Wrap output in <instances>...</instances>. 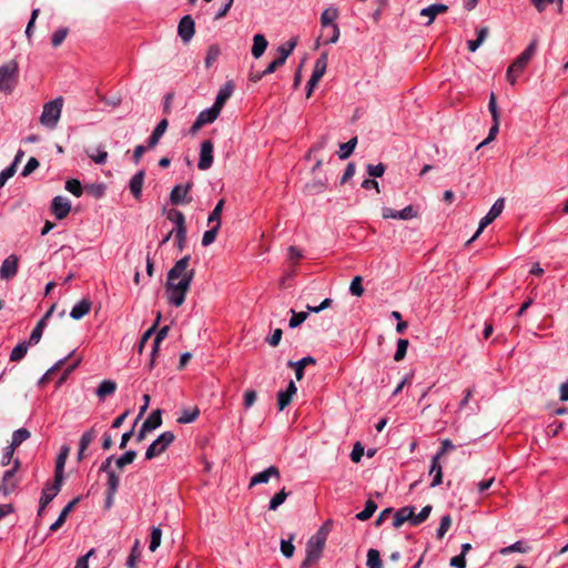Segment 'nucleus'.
<instances>
[{
    "label": "nucleus",
    "instance_id": "79ce46f5",
    "mask_svg": "<svg viewBox=\"0 0 568 568\" xmlns=\"http://www.w3.org/2000/svg\"><path fill=\"white\" fill-rule=\"evenodd\" d=\"M366 565L368 568H383V561L381 559L379 551L371 548L367 551V561Z\"/></svg>",
    "mask_w": 568,
    "mask_h": 568
},
{
    "label": "nucleus",
    "instance_id": "6e6552de",
    "mask_svg": "<svg viewBox=\"0 0 568 568\" xmlns=\"http://www.w3.org/2000/svg\"><path fill=\"white\" fill-rule=\"evenodd\" d=\"M327 68V54L323 53L316 61L312 72L310 80L307 81V92L306 97H311L314 88L317 85L318 81L325 74Z\"/></svg>",
    "mask_w": 568,
    "mask_h": 568
},
{
    "label": "nucleus",
    "instance_id": "e2e57ef3",
    "mask_svg": "<svg viewBox=\"0 0 568 568\" xmlns=\"http://www.w3.org/2000/svg\"><path fill=\"white\" fill-rule=\"evenodd\" d=\"M292 539L293 537H291L288 540H281V552L286 558H291L294 555L295 547L292 544Z\"/></svg>",
    "mask_w": 568,
    "mask_h": 568
},
{
    "label": "nucleus",
    "instance_id": "c85d7f7f",
    "mask_svg": "<svg viewBox=\"0 0 568 568\" xmlns=\"http://www.w3.org/2000/svg\"><path fill=\"white\" fill-rule=\"evenodd\" d=\"M221 110L217 109L214 104L211 108H207L205 110H202L196 119L202 122L203 125L213 123L217 116L220 115Z\"/></svg>",
    "mask_w": 568,
    "mask_h": 568
},
{
    "label": "nucleus",
    "instance_id": "a878e982",
    "mask_svg": "<svg viewBox=\"0 0 568 568\" xmlns=\"http://www.w3.org/2000/svg\"><path fill=\"white\" fill-rule=\"evenodd\" d=\"M91 310V302L88 298H82L71 310V318L79 321L84 317Z\"/></svg>",
    "mask_w": 568,
    "mask_h": 568
},
{
    "label": "nucleus",
    "instance_id": "39448f33",
    "mask_svg": "<svg viewBox=\"0 0 568 568\" xmlns=\"http://www.w3.org/2000/svg\"><path fill=\"white\" fill-rule=\"evenodd\" d=\"M174 439H175V436L172 432L162 433L146 448L145 459L151 460V459L160 456L174 442Z\"/></svg>",
    "mask_w": 568,
    "mask_h": 568
},
{
    "label": "nucleus",
    "instance_id": "a211bd4d",
    "mask_svg": "<svg viewBox=\"0 0 568 568\" xmlns=\"http://www.w3.org/2000/svg\"><path fill=\"white\" fill-rule=\"evenodd\" d=\"M448 10V6L443 3H434L419 11L422 17H427L428 20L425 26H430L438 14L445 13Z\"/></svg>",
    "mask_w": 568,
    "mask_h": 568
},
{
    "label": "nucleus",
    "instance_id": "13d9d810",
    "mask_svg": "<svg viewBox=\"0 0 568 568\" xmlns=\"http://www.w3.org/2000/svg\"><path fill=\"white\" fill-rule=\"evenodd\" d=\"M362 282H363V278L362 276L357 275V276H354L352 282H351V285H349V292L352 295L354 296H362L363 293H364V287L362 285Z\"/></svg>",
    "mask_w": 568,
    "mask_h": 568
},
{
    "label": "nucleus",
    "instance_id": "473e14b6",
    "mask_svg": "<svg viewBox=\"0 0 568 568\" xmlns=\"http://www.w3.org/2000/svg\"><path fill=\"white\" fill-rule=\"evenodd\" d=\"M339 28L337 24L328 26L326 31L322 30V38L324 39L325 44L336 43L339 39Z\"/></svg>",
    "mask_w": 568,
    "mask_h": 568
},
{
    "label": "nucleus",
    "instance_id": "f8f14e48",
    "mask_svg": "<svg viewBox=\"0 0 568 568\" xmlns=\"http://www.w3.org/2000/svg\"><path fill=\"white\" fill-rule=\"evenodd\" d=\"M192 186V182H187L186 184H176L170 193V202L173 205L190 203L191 199H187L186 196Z\"/></svg>",
    "mask_w": 568,
    "mask_h": 568
},
{
    "label": "nucleus",
    "instance_id": "4d7b16f0",
    "mask_svg": "<svg viewBox=\"0 0 568 568\" xmlns=\"http://www.w3.org/2000/svg\"><path fill=\"white\" fill-rule=\"evenodd\" d=\"M68 32V28H60L57 31H54L51 38L52 47L58 48L59 45H61L65 40Z\"/></svg>",
    "mask_w": 568,
    "mask_h": 568
},
{
    "label": "nucleus",
    "instance_id": "7c9ffc66",
    "mask_svg": "<svg viewBox=\"0 0 568 568\" xmlns=\"http://www.w3.org/2000/svg\"><path fill=\"white\" fill-rule=\"evenodd\" d=\"M116 389V383L111 379H104L100 383L97 388V395L100 400H104V398L109 395H112Z\"/></svg>",
    "mask_w": 568,
    "mask_h": 568
},
{
    "label": "nucleus",
    "instance_id": "5fc2aeb1",
    "mask_svg": "<svg viewBox=\"0 0 568 568\" xmlns=\"http://www.w3.org/2000/svg\"><path fill=\"white\" fill-rule=\"evenodd\" d=\"M407 348H408V341L404 339V338H399L397 341L396 351L394 354V361L400 362L402 359H404L406 356V353H407Z\"/></svg>",
    "mask_w": 568,
    "mask_h": 568
},
{
    "label": "nucleus",
    "instance_id": "cd10ccee",
    "mask_svg": "<svg viewBox=\"0 0 568 568\" xmlns=\"http://www.w3.org/2000/svg\"><path fill=\"white\" fill-rule=\"evenodd\" d=\"M69 447L68 446H63L57 457V460H55V469H54V477L59 480V479H64V465H65V460H67V457L69 455Z\"/></svg>",
    "mask_w": 568,
    "mask_h": 568
},
{
    "label": "nucleus",
    "instance_id": "680f3d73",
    "mask_svg": "<svg viewBox=\"0 0 568 568\" xmlns=\"http://www.w3.org/2000/svg\"><path fill=\"white\" fill-rule=\"evenodd\" d=\"M174 239L178 248L182 251L186 241V227H179V230H174Z\"/></svg>",
    "mask_w": 568,
    "mask_h": 568
},
{
    "label": "nucleus",
    "instance_id": "72a5a7b5",
    "mask_svg": "<svg viewBox=\"0 0 568 568\" xmlns=\"http://www.w3.org/2000/svg\"><path fill=\"white\" fill-rule=\"evenodd\" d=\"M106 476H108V480H106L108 499H112L114 497L115 493L119 489L120 478L114 473V470L109 473V474H106Z\"/></svg>",
    "mask_w": 568,
    "mask_h": 568
},
{
    "label": "nucleus",
    "instance_id": "0e129e2a",
    "mask_svg": "<svg viewBox=\"0 0 568 568\" xmlns=\"http://www.w3.org/2000/svg\"><path fill=\"white\" fill-rule=\"evenodd\" d=\"M385 172V165L383 163L368 164L367 173L372 178H381Z\"/></svg>",
    "mask_w": 568,
    "mask_h": 568
},
{
    "label": "nucleus",
    "instance_id": "c9c22d12",
    "mask_svg": "<svg viewBox=\"0 0 568 568\" xmlns=\"http://www.w3.org/2000/svg\"><path fill=\"white\" fill-rule=\"evenodd\" d=\"M29 345L30 343L29 342H26V341H22L20 342L10 353V361L11 362H19L21 361L27 352H28V348H29Z\"/></svg>",
    "mask_w": 568,
    "mask_h": 568
},
{
    "label": "nucleus",
    "instance_id": "2f4dec72",
    "mask_svg": "<svg viewBox=\"0 0 568 568\" xmlns=\"http://www.w3.org/2000/svg\"><path fill=\"white\" fill-rule=\"evenodd\" d=\"M225 201L221 199L216 205L214 206L213 211L210 213L207 217L209 225L221 227V215L223 212Z\"/></svg>",
    "mask_w": 568,
    "mask_h": 568
},
{
    "label": "nucleus",
    "instance_id": "8fccbe9b",
    "mask_svg": "<svg viewBox=\"0 0 568 568\" xmlns=\"http://www.w3.org/2000/svg\"><path fill=\"white\" fill-rule=\"evenodd\" d=\"M168 219L175 225V230H179V227H186L185 226V216L181 211H178V210L169 211Z\"/></svg>",
    "mask_w": 568,
    "mask_h": 568
},
{
    "label": "nucleus",
    "instance_id": "dca6fc26",
    "mask_svg": "<svg viewBox=\"0 0 568 568\" xmlns=\"http://www.w3.org/2000/svg\"><path fill=\"white\" fill-rule=\"evenodd\" d=\"M18 263L19 258L14 254L4 258L0 266V278L7 281L13 278L18 273Z\"/></svg>",
    "mask_w": 568,
    "mask_h": 568
},
{
    "label": "nucleus",
    "instance_id": "58836bf2",
    "mask_svg": "<svg viewBox=\"0 0 568 568\" xmlns=\"http://www.w3.org/2000/svg\"><path fill=\"white\" fill-rule=\"evenodd\" d=\"M290 493L286 491V488L283 487L278 493H276L270 500L268 510H276L281 505L284 504Z\"/></svg>",
    "mask_w": 568,
    "mask_h": 568
},
{
    "label": "nucleus",
    "instance_id": "774afa93",
    "mask_svg": "<svg viewBox=\"0 0 568 568\" xmlns=\"http://www.w3.org/2000/svg\"><path fill=\"white\" fill-rule=\"evenodd\" d=\"M94 554V549H90L85 555L78 558L74 568H89V558Z\"/></svg>",
    "mask_w": 568,
    "mask_h": 568
},
{
    "label": "nucleus",
    "instance_id": "c756f323",
    "mask_svg": "<svg viewBox=\"0 0 568 568\" xmlns=\"http://www.w3.org/2000/svg\"><path fill=\"white\" fill-rule=\"evenodd\" d=\"M162 425V410L155 409L153 410L149 417L143 422L142 426L144 430H154Z\"/></svg>",
    "mask_w": 568,
    "mask_h": 568
},
{
    "label": "nucleus",
    "instance_id": "69168bd1",
    "mask_svg": "<svg viewBox=\"0 0 568 568\" xmlns=\"http://www.w3.org/2000/svg\"><path fill=\"white\" fill-rule=\"evenodd\" d=\"M91 160L97 164H104L108 160V152L104 150V148H98L95 154L89 155Z\"/></svg>",
    "mask_w": 568,
    "mask_h": 568
},
{
    "label": "nucleus",
    "instance_id": "3c124183",
    "mask_svg": "<svg viewBox=\"0 0 568 568\" xmlns=\"http://www.w3.org/2000/svg\"><path fill=\"white\" fill-rule=\"evenodd\" d=\"M450 526H452L450 515H448V514L444 515L440 518L439 527L437 528V531H436V538L443 539L444 536L446 535V532L449 530Z\"/></svg>",
    "mask_w": 568,
    "mask_h": 568
},
{
    "label": "nucleus",
    "instance_id": "e433bc0d",
    "mask_svg": "<svg viewBox=\"0 0 568 568\" xmlns=\"http://www.w3.org/2000/svg\"><path fill=\"white\" fill-rule=\"evenodd\" d=\"M297 44L296 39H291L278 47L277 52L278 57L277 59H282L283 63H285L286 59L290 57V54L293 52Z\"/></svg>",
    "mask_w": 568,
    "mask_h": 568
},
{
    "label": "nucleus",
    "instance_id": "f03ea898",
    "mask_svg": "<svg viewBox=\"0 0 568 568\" xmlns=\"http://www.w3.org/2000/svg\"><path fill=\"white\" fill-rule=\"evenodd\" d=\"M63 103V97H57L55 99L44 103L42 113L39 118L40 124L49 130H54L61 118Z\"/></svg>",
    "mask_w": 568,
    "mask_h": 568
},
{
    "label": "nucleus",
    "instance_id": "2eb2a0df",
    "mask_svg": "<svg viewBox=\"0 0 568 568\" xmlns=\"http://www.w3.org/2000/svg\"><path fill=\"white\" fill-rule=\"evenodd\" d=\"M51 211L58 220H63L71 211V202L65 196H54L51 202Z\"/></svg>",
    "mask_w": 568,
    "mask_h": 568
},
{
    "label": "nucleus",
    "instance_id": "4c0bfd02",
    "mask_svg": "<svg viewBox=\"0 0 568 568\" xmlns=\"http://www.w3.org/2000/svg\"><path fill=\"white\" fill-rule=\"evenodd\" d=\"M377 509V504L372 500V499H368L366 503H365V507L362 511H359L358 514H356V519L361 520V521H365L367 519H369L373 514L376 511Z\"/></svg>",
    "mask_w": 568,
    "mask_h": 568
},
{
    "label": "nucleus",
    "instance_id": "6e6d98bb",
    "mask_svg": "<svg viewBox=\"0 0 568 568\" xmlns=\"http://www.w3.org/2000/svg\"><path fill=\"white\" fill-rule=\"evenodd\" d=\"M292 317L290 318L288 326L291 328L298 327L307 318L308 313L307 312H295L294 310H291Z\"/></svg>",
    "mask_w": 568,
    "mask_h": 568
},
{
    "label": "nucleus",
    "instance_id": "a18cd8bd",
    "mask_svg": "<svg viewBox=\"0 0 568 568\" xmlns=\"http://www.w3.org/2000/svg\"><path fill=\"white\" fill-rule=\"evenodd\" d=\"M200 415V409L194 407L192 409H184L180 417L178 418L179 424H190L193 423Z\"/></svg>",
    "mask_w": 568,
    "mask_h": 568
},
{
    "label": "nucleus",
    "instance_id": "412c9836",
    "mask_svg": "<svg viewBox=\"0 0 568 568\" xmlns=\"http://www.w3.org/2000/svg\"><path fill=\"white\" fill-rule=\"evenodd\" d=\"M413 510L414 507L410 506H405L396 510L393 516V527L398 528L405 521H409L412 524Z\"/></svg>",
    "mask_w": 568,
    "mask_h": 568
},
{
    "label": "nucleus",
    "instance_id": "6ab92c4d",
    "mask_svg": "<svg viewBox=\"0 0 568 568\" xmlns=\"http://www.w3.org/2000/svg\"><path fill=\"white\" fill-rule=\"evenodd\" d=\"M145 172L140 170L136 172L129 182V189L134 199L139 200L142 195Z\"/></svg>",
    "mask_w": 568,
    "mask_h": 568
},
{
    "label": "nucleus",
    "instance_id": "603ef678",
    "mask_svg": "<svg viewBox=\"0 0 568 568\" xmlns=\"http://www.w3.org/2000/svg\"><path fill=\"white\" fill-rule=\"evenodd\" d=\"M430 511H432L430 505H426L425 507H423L422 510L417 515H415V513L413 511L412 525L418 526V525L423 524L429 517Z\"/></svg>",
    "mask_w": 568,
    "mask_h": 568
},
{
    "label": "nucleus",
    "instance_id": "37998d69",
    "mask_svg": "<svg viewBox=\"0 0 568 568\" xmlns=\"http://www.w3.org/2000/svg\"><path fill=\"white\" fill-rule=\"evenodd\" d=\"M169 329H170L169 326H163L156 332V335H155V337L153 339V344H152V356L158 355L159 349H160V344L163 339L166 338Z\"/></svg>",
    "mask_w": 568,
    "mask_h": 568
},
{
    "label": "nucleus",
    "instance_id": "a19ab883",
    "mask_svg": "<svg viewBox=\"0 0 568 568\" xmlns=\"http://www.w3.org/2000/svg\"><path fill=\"white\" fill-rule=\"evenodd\" d=\"M30 432L27 428H19L13 432L10 445L18 448L24 440L30 437Z\"/></svg>",
    "mask_w": 568,
    "mask_h": 568
},
{
    "label": "nucleus",
    "instance_id": "7ed1b4c3",
    "mask_svg": "<svg viewBox=\"0 0 568 568\" xmlns=\"http://www.w3.org/2000/svg\"><path fill=\"white\" fill-rule=\"evenodd\" d=\"M19 77L18 63L13 60L0 65V92L10 94L13 92Z\"/></svg>",
    "mask_w": 568,
    "mask_h": 568
},
{
    "label": "nucleus",
    "instance_id": "20e7f679",
    "mask_svg": "<svg viewBox=\"0 0 568 568\" xmlns=\"http://www.w3.org/2000/svg\"><path fill=\"white\" fill-rule=\"evenodd\" d=\"M326 535L318 531L312 536L306 544V557L301 564V568H310L321 557L325 546Z\"/></svg>",
    "mask_w": 568,
    "mask_h": 568
},
{
    "label": "nucleus",
    "instance_id": "f257e3e1",
    "mask_svg": "<svg viewBox=\"0 0 568 568\" xmlns=\"http://www.w3.org/2000/svg\"><path fill=\"white\" fill-rule=\"evenodd\" d=\"M191 256L185 255L175 262L168 272L165 290L168 302L175 307L181 306L194 277V270H187Z\"/></svg>",
    "mask_w": 568,
    "mask_h": 568
},
{
    "label": "nucleus",
    "instance_id": "49530a36",
    "mask_svg": "<svg viewBox=\"0 0 568 568\" xmlns=\"http://www.w3.org/2000/svg\"><path fill=\"white\" fill-rule=\"evenodd\" d=\"M136 457V452L135 450H126L123 455H121L120 457H118L115 459V466L119 468V469H122L124 468L126 465L133 463V460L135 459Z\"/></svg>",
    "mask_w": 568,
    "mask_h": 568
},
{
    "label": "nucleus",
    "instance_id": "4468645a",
    "mask_svg": "<svg viewBox=\"0 0 568 568\" xmlns=\"http://www.w3.org/2000/svg\"><path fill=\"white\" fill-rule=\"evenodd\" d=\"M213 164V143L211 140H205L201 143L200 159L197 168L202 171L210 169Z\"/></svg>",
    "mask_w": 568,
    "mask_h": 568
},
{
    "label": "nucleus",
    "instance_id": "0eeeda50",
    "mask_svg": "<svg viewBox=\"0 0 568 568\" xmlns=\"http://www.w3.org/2000/svg\"><path fill=\"white\" fill-rule=\"evenodd\" d=\"M505 206V201L503 197H499L491 205L488 213L479 221L478 229L474 236L468 241V243L473 242L490 223H493L503 212Z\"/></svg>",
    "mask_w": 568,
    "mask_h": 568
},
{
    "label": "nucleus",
    "instance_id": "f3484780",
    "mask_svg": "<svg viewBox=\"0 0 568 568\" xmlns=\"http://www.w3.org/2000/svg\"><path fill=\"white\" fill-rule=\"evenodd\" d=\"M195 32V23L191 16H184L179 22L178 33L183 42H189Z\"/></svg>",
    "mask_w": 568,
    "mask_h": 568
},
{
    "label": "nucleus",
    "instance_id": "393cba45",
    "mask_svg": "<svg viewBox=\"0 0 568 568\" xmlns=\"http://www.w3.org/2000/svg\"><path fill=\"white\" fill-rule=\"evenodd\" d=\"M80 501V497L73 498L71 501H69L65 507L60 513L57 520L50 526V531H57L65 521L69 513L72 510V508Z\"/></svg>",
    "mask_w": 568,
    "mask_h": 568
},
{
    "label": "nucleus",
    "instance_id": "ddd939ff",
    "mask_svg": "<svg viewBox=\"0 0 568 568\" xmlns=\"http://www.w3.org/2000/svg\"><path fill=\"white\" fill-rule=\"evenodd\" d=\"M281 478L280 469L276 466H270L266 469L256 473L250 479L248 488H252L256 485L266 484L271 478Z\"/></svg>",
    "mask_w": 568,
    "mask_h": 568
},
{
    "label": "nucleus",
    "instance_id": "f704fd0d",
    "mask_svg": "<svg viewBox=\"0 0 568 568\" xmlns=\"http://www.w3.org/2000/svg\"><path fill=\"white\" fill-rule=\"evenodd\" d=\"M141 558L140 541L136 539L131 548L130 556L126 559L128 568H138L136 564Z\"/></svg>",
    "mask_w": 568,
    "mask_h": 568
},
{
    "label": "nucleus",
    "instance_id": "052dcab7",
    "mask_svg": "<svg viewBox=\"0 0 568 568\" xmlns=\"http://www.w3.org/2000/svg\"><path fill=\"white\" fill-rule=\"evenodd\" d=\"M65 190L79 197L82 195V186L79 180L72 179L65 182Z\"/></svg>",
    "mask_w": 568,
    "mask_h": 568
},
{
    "label": "nucleus",
    "instance_id": "9d476101",
    "mask_svg": "<svg viewBox=\"0 0 568 568\" xmlns=\"http://www.w3.org/2000/svg\"><path fill=\"white\" fill-rule=\"evenodd\" d=\"M382 216L384 219H394V220H412L417 216V210L412 205H407L403 210L396 211L390 207L382 209Z\"/></svg>",
    "mask_w": 568,
    "mask_h": 568
},
{
    "label": "nucleus",
    "instance_id": "c03bdc74",
    "mask_svg": "<svg viewBox=\"0 0 568 568\" xmlns=\"http://www.w3.org/2000/svg\"><path fill=\"white\" fill-rule=\"evenodd\" d=\"M221 54V49L217 44H211L206 51L205 67L211 68Z\"/></svg>",
    "mask_w": 568,
    "mask_h": 568
},
{
    "label": "nucleus",
    "instance_id": "338daca9",
    "mask_svg": "<svg viewBox=\"0 0 568 568\" xmlns=\"http://www.w3.org/2000/svg\"><path fill=\"white\" fill-rule=\"evenodd\" d=\"M16 173L14 164H11L0 172V189L7 183V181Z\"/></svg>",
    "mask_w": 568,
    "mask_h": 568
},
{
    "label": "nucleus",
    "instance_id": "423d86ee",
    "mask_svg": "<svg viewBox=\"0 0 568 568\" xmlns=\"http://www.w3.org/2000/svg\"><path fill=\"white\" fill-rule=\"evenodd\" d=\"M20 466H21L20 459L16 458L13 460L12 467L4 471L1 483H0V487L2 488L3 496L10 495L11 493H13L17 489V487L20 483V479L17 476V473H18Z\"/></svg>",
    "mask_w": 568,
    "mask_h": 568
},
{
    "label": "nucleus",
    "instance_id": "bb28decb",
    "mask_svg": "<svg viewBox=\"0 0 568 568\" xmlns=\"http://www.w3.org/2000/svg\"><path fill=\"white\" fill-rule=\"evenodd\" d=\"M267 45H268V42L263 34H261V33L255 34L253 37V45L251 49L252 55L255 59L261 58L264 54L265 50L267 49Z\"/></svg>",
    "mask_w": 568,
    "mask_h": 568
},
{
    "label": "nucleus",
    "instance_id": "ea45409f",
    "mask_svg": "<svg viewBox=\"0 0 568 568\" xmlns=\"http://www.w3.org/2000/svg\"><path fill=\"white\" fill-rule=\"evenodd\" d=\"M356 144H357V138H353L349 141H347L346 143H342L339 145V152H338L339 159L346 160L347 158H349L352 155V153L354 152Z\"/></svg>",
    "mask_w": 568,
    "mask_h": 568
},
{
    "label": "nucleus",
    "instance_id": "4be33fe9",
    "mask_svg": "<svg viewBox=\"0 0 568 568\" xmlns=\"http://www.w3.org/2000/svg\"><path fill=\"white\" fill-rule=\"evenodd\" d=\"M316 361L312 356H305L300 361L293 362L288 361L287 366L294 368L295 377L297 381H301L304 376V369L307 365L315 364Z\"/></svg>",
    "mask_w": 568,
    "mask_h": 568
},
{
    "label": "nucleus",
    "instance_id": "9b49d317",
    "mask_svg": "<svg viewBox=\"0 0 568 568\" xmlns=\"http://www.w3.org/2000/svg\"><path fill=\"white\" fill-rule=\"evenodd\" d=\"M537 42L536 40L531 41L529 45L511 63V70H516L517 73H521L529 60L536 52Z\"/></svg>",
    "mask_w": 568,
    "mask_h": 568
},
{
    "label": "nucleus",
    "instance_id": "864d4df0",
    "mask_svg": "<svg viewBox=\"0 0 568 568\" xmlns=\"http://www.w3.org/2000/svg\"><path fill=\"white\" fill-rule=\"evenodd\" d=\"M95 436L97 433L94 428L84 432L79 440V447H81V450H87L90 444L94 440Z\"/></svg>",
    "mask_w": 568,
    "mask_h": 568
},
{
    "label": "nucleus",
    "instance_id": "de8ad7c7",
    "mask_svg": "<svg viewBox=\"0 0 568 568\" xmlns=\"http://www.w3.org/2000/svg\"><path fill=\"white\" fill-rule=\"evenodd\" d=\"M50 315V312L47 313V315L36 325V327L32 329L31 334H30V338H29V343L34 345V344H38L41 336H42V332H43V327H44V321L45 318Z\"/></svg>",
    "mask_w": 568,
    "mask_h": 568
},
{
    "label": "nucleus",
    "instance_id": "1a4fd4ad",
    "mask_svg": "<svg viewBox=\"0 0 568 568\" xmlns=\"http://www.w3.org/2000/svg\"><path fill=\"white\" fill-rule=\"evenodd\" d=\"M62 483H63L62 479L58 480L54 477V480L52 484H49V483L45 484V486L42 489L41 497H40V507L38 510L39 516L42 514V511L47 507V505L49 503H51L54 499V497L59 494V491L61 490V487H62Z\"/></svg>",
    "mask_w": 568,
    "mask_h": 568
},
{
    "label": "nucleus",
    "instance_id": "bf43d9fd",
    "mask_svg": "<svg viewBox=\"0 0 568 568\" xmlns=\"http://www.w3.org/2000/svg\"><path fill=\"white\" fill-rule=\"evenodd\" d=\"M219 230H220V227L211 225V229L205 231L202 236V245L203 246L211 245L215 241Z\"/></svg>",
    "mask_w": 568,
    "mask_h": 568
},
{
    "label": "nucleus",
    "instance_id": "b1692460",
    "mask_svg": "<svg viewBox=\"0 0 568 568\" xmlns=\"http://www.w3.org/2000/svg\"><path fill=\"white\" fill-rule=\"evenodd\" d=\"M339 11L335 7L326 8L321 14V27L325 32L328 26L337 24L335 21L338 18Z\"/></svg>",
    "mask_w": 568,
    "mask_h": 568
},
{
    "label": "nucleus",
    "instance_id": "aec40b11",
    "mask_svg": "<svg viewBox=\"0 0 568 568\" xmlns=\"http://www.w3.org/2000/svg\"><path fill=\"white\" fill-rule=\"evenodd\" d=\"M169 126V121L166 119H162L156 126L153 129L151 135L148 138V148L153 149L158 145L159 141L165 133Z\"/></svg>",
    "mask_w": 568,
    "mask_h": 568
},
{
    "label": "nucleus",
    "instance_id": "5701e85b",
    "mask_svg": "<svg viewBox=\"0 0 568 568\" xmlns=\"http://www.w3.org/2000/svg\"><path fill=\"white\" fill-rule=\"evenodd\" d=\"M233 90H234V85L232 82H226L223 87L220 88L216 97H215V101H214V105L222 110L223 105L225 104V102L230 99V97L232 95L233 93Z\"/></svg>",
    "mask_w": 568,
    "mask_h": 568
},
{
    "label": "nucleus",
    "instance_id": "09e8293b",
    "mask_svg": "<svg viewBox=\"0 0 568 568\" xmlns=\"http://www.w3.org/2000/svg\"><path fill=\"white\" fill-rule=\"evenodd\" d=\"M161 538H162L161 528L153 526L151 528L150 545H149V549L151 551H155L159 548V546L161 545Z\"/></svg>",
    "mask_w": 568,
    "mask_h": 568
}]
</instances>
